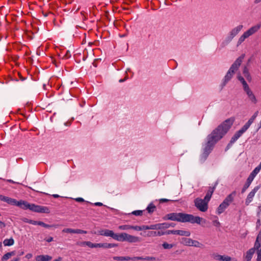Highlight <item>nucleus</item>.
I'll use <instances>...</instances> for the list:
<instances>
[{
	"mask_svg": "<svg viewBox=\"0 0 261 261\" xmlns=\"http://www.w3.org/2000/svg\"><path fill=\"white\" fill-rule=\"evenodd\" d=\"M233 120L228 119L214 129L207 137V142L204 145L202 153L200 156V161L204 162L211 152L215 145L222 139L230 128Z\"/></svg>",
	"mask_w": 261,
	"mask_h": 261,
	"instance_id": "nucleus-1",
	"label": "nucleus"
},
{
	"mask_svg": "<svg viewBox=\"0 0 261 261\" xmlns=\"http://www.w3.org/2000/svg\"><path fill=\"white\" fill-rule=\"evenodd\" d=\"M165 220L176 221L182 223L190 222L191 223L200 224L202 218L194 216L191 214L183 213H172L166 215L164 218Z\"/></svg>",
	"mask_w": 261,
	"mask_h": 261,
	"instance_id": "nucleus-2",
	"label": "nucleus"
},
{
	"mask_svg": "<svg viewBox=\"0 0 261 261\" xmlns=\"http://www.w3.org/2000/svg\"><path fill=\"white\" fill-rule=\"evenodd\" d=\"M15 205H17L22 209H29L30 210L36 213L48 214L50 212L49 209L47 207L36 205L35 204H31L23 200L16 201V204Z\"/></svg>",
	"mask_w": 261,
	"mask_h": 261,
	"instance_id": "nucleus-3",
	"label": "nucleus"
},
{
	"mask_svg": "<svg viewBox=\"0 0 261 261\" xmlns=\"http://www.w3.org/2000/svg\"><path fill=\"white\" fill-rule=\"evenodd\" d=\"M244 57L245 54L242 55L238 58H237L234 62L231 65L223 79V86H224L226 83L231 79L234 73L238 70L239 67L240 66Z\"/></svg>",
	"mask_w": 261,
	"mask_h": 261,
	"instance_id": "nucleus-4",
	"label": "nucleus"
},
{
	"mask_svg": "<svg viewBox=\"0 0 261 261\" xmlns=\"http://www.w3.org/2000/svg\"><path fill=\"white\" fill-rule=\"evenodd\" d=\"M236 195V192L233 191L231 194L228 195L223 202L220 204L217 208V213L220 215L222 214L224 210L229 205L230 203L233 200L234 197Z\"/></svg>",
	"mask_w": 261,
	"mask_h": 261,
	"instance_id": "nucleus-5",
	"label": "nucleus"
},
{
	"mask_svg": "<svg viewBox=\"0 0 261 261\" xmlns=\"http://www.w3.org/2000/svg\"><path fill=\"white\" fill-rule=\"evenodd\" d=\"M260 24H257L256 25L253 26L251 28H250L249 30H248L247 31L245 32L243 34L240 36L239 38L237 45H240L242 42L244 41V40L248 38L249 36L252 35L254 33H255L256 32L258 31V30L260 29Z\"/></svg>",
	"mask_w": 261,
	"mask_h": 261,
	"instance_id": "nucleus-6",
	"label": "nucleus"
},
{
	"mask_svg": "<svg viewBox=\"0 0 261 261\" xmlns=\"http://www.w3.org/2000/svg\"><path fill=\"white\" fill-rule=\"evenodd\" d=\"M208 202L204 198L202 199L200 198H197L194 200V204L198 210L202 212H205L208 209Z\"/></svg>",
	"mask_w": 261,
	"mask_h": 261,
	"instance_id": "nucleus-7",
	"label": "nucleus"
},
{
	"mask_svg": "<svg viewBox=\"0 0 261 261\" xmlns=\"http://www.w3.org/2000/svg\"><path fill=\"white\" fill-rule=\"evenodd\" d=\"M127 241L129 243H137L141 242V238L127 234L125 232L122 233V236L120 242Z\"/></svg>",
	"mask_w": 261,
	"mask_h": 261,
	"instance_id": "nucleus-8",
	"label": "nucleus"
},
{
	"mask_svg": "<svg viewBox=\"0 0 261 261\" xmlns=\"http://www.w3.org/2000/svg\"><path fill=\"white\" fill-rule=\"evenodd\" d=\"M257 174L258 173L256 172V171H254V170H253L252 171V172L249 175V177L247 178L246 183L244 185V187L242 190V193H244L246 191V190L249 187L254 178Z\"/></svg>",
	"mask_w": 261,
	"mask_h": 261,
	"instance_id": "nucleus-9",
	"label": "nucleus"
},
{
	"mask_svg": "<svg viewBox=\"0 0 261 261\" xmlns=\"http://www.w3.org/2000/svg\"><path fill=\"white\" fill-rule=\"evenodd\" d=\"M260 186H257L255 187L254 189L252 190V191L248 194L245 200V204L246 205H248L252 202L255 193L257 192Z\"/></svg>",
	"mask_w": 261,
	"mask_h": 261,
	"instance_id": "nucleus-10",
	"label": "nucleus"
},
{
	"mask_svg": "<svg viewBox=\"0 0 261 261\" xmlns=\"http://www.w3.org/2000/svg\"><path fill=\"white\" fill-rule=\"evenodd\" d=\"M212 257L215 260L218 261H237V259L233 258L227 255H221L217 253H214L212 254Z\"/></svg>",
	"mask_w": 261,
	"mask_h": 261,
	"instance_id": "nucleus-11",
	"label": "nucleus"
},
{
	"mask_svg": "<svg viewBox=\"0 0 261 261\" xmlns=\"http://www.w3.org/2000/svg\"><path fill=\"white\" fill-rule=\"evenodd\" d=\"M167 233L169 234H178L181 236H186V237H189L191 235V232L189 231L181 230H167Z\"/></svg>",
	"mask_w": 261,
	"mask_h": 261,
	"instance_id": "nucleus-12",
	"label": "nucleus"
},
{
	"mask_svg": "<svg viewBox=\"0 0 261 261\" xmlns=\"http://www.w3.org/2000/svg\"><path fill=\"white\" fill-rule=\"evenodd\" d=\"M243 28V25H238L232 29L227 36L232 40V39L241 31Z\"/></svg>",
	"mask_w": 261,
	"mask_h": 261,
	"instance_id": "nucleus-13",
	"label": "nucleus"
},
{
	"mask_svg": "<svg viewBox=\"0 0 261 261\" xmlns=\"http://www.w3.org/2000/svg\"><path fill=\"white\" fill-rule=\"evenodd\" d=\"M63 232L66 233H77V234H86L87 233V231L83 230L80 229H72L69 228H64L62 230Z\"/></svg>",
	"mask_w": 261,
	"mask_h": 261,
	"instance_id": "nucleus-14",
	"label": "nucleus"
},
{
	"mask_svg": "<svg viewBox=\"0 0 261 261\" xmlns=\"http://www.w3.org/2000/svg\"><path fill=\"white\" fill-rule=\"evenodd\" d=\"M0 200L1 201H4L7 202L8 204H9L10 205H15L16 204V200L15 199H13L11 198H10L7 196H5L2 195H0Z\"/></svg>",
	"mask_w": 261,
	"mask_h": 261,
	"instance_id": "nucleus-15",
	"label": "nucleus"
},
{
	"mask_svg": "<svg viewBox=\"0 0 261 261\" xmlns=\"http://www.w3.org/2000/svg\"><path fill=\"white\" fill-rule=\"evenodd\" d=\"M244 90L246 92V94H247L250 100L254 103H256L257 102V100L255 98V96L253 94L252 91L249 88V87H248L247 88H245L244 89Z\"/></svg>",
	"mask_w": 261,
	"mask_h": 261,
	"instance_id": "nucleus-16",
	"label": "nucleus"
},
{
	"mask_svg": "<svg viewBox=\"0 0 261 261\" xmlns=\"http://www.w3.org/2000/svg\"><path fill=\"white\" fill-rule=\"evenodd\" d=\"M217 185V183L216 182V183H215L214 187H209L208 190L206 193V194L204 198L206 200H207L208 201H209L210 200L212 195Z\"/></svg>",
	"mask_w": 261,
	"mask_h": 261,
	"instance_id": "nucleus-17",
	"label": "nucleus"
},
{
	"mask_svg": "<svg viewBox=\"0 0 261 261\" xmlns=\"http://www.w3.org/2000/svg\"><path fill=\"white\" fill-rule=\"evenodd\" d=\"M255 251L254 250V249L251 248L248 250L244 256V261H250Z\"/></svg>",
	"mask_w": 261,
	"mask_h": 261,
	"instance_id": "nucleus-18",
	"label": "nucleus"
},
{
	"mask_svg": "<svg viewBox=\"0 0 261 261\" xmlns=\"http://www.w3.org/2000/svg\"><path fill=\"white\" fill-rule=\"evenodd\" d=\"M51 256L48 255H40L36 257V261H49L51 259Z\"/></svg>",
	"mask_w": 261,
	"mask_h": 261,
	"instance_id": "nucleus-19",
	"label": "nucleus"
},
{
	"mask_svg": "<svg viewBox=\"0 0 261 261\" xmlns=\"http://www.w3.org/2000/svg\"><path fill=\"white\" fill-rule=\"evenodd\" d=\"M192 239L188 238H182L180 240V243L187 246H192Z\"/></svg>",
	"mask_w": 261,
	"mask_h": 261,
	"instance_id": "nucleus-20",
	"label": "nucleus"
},
{
	"mask_svg": "<svg viewBox=\"0 0 261 261\" xmlns=\"http://www.w3.org/2000/svg\"><path fill=\"white\" fill-rule=\"evenodd\" d=\"M87 243V246L90 248H103V243H92V242L88 241Z\"/></svg>",
	"mask_w": 261,
	"mask_h": 261,
	"instance_id": "nucleus-21",
	"label": "nucleus"
},
{
	"mask_svg": "<svg viewBox=\"0 0 261 261\" xmlns=\"http://www.w3.org/2000/svg\"><path fill=\"white\" fill-rule=\"evenodd\" d=\"M122 236V233H115L112 230H111L110 234L109 237L112 238L113 239L118 241H120Z\"/></svg>",
	"mask_w": 261,
	"mask_h": 261,
	"instance_id": "nucleus-22",
	"label": "nucleus"
},
{
	"mask_svg": "<svg viewBox=\"0 0 261 261\" xmlns=\"http://www.w3.org/2000/svg\"><path fill=\"white\" fill-rule=\"evenodd\" d=\"M16 252L15 251L8 252L3 255L2 258V261H7V260L9 259L11 256H14Z\"/></svg>",
	"mask_w": 261,
	"mask_h": 261,
	"instance_id": "nucleus-23",
	"label": "nucleus"
},
{
	"mask_svg": "<svg viewBox=\"0 0 261 261\" xmlns=\"http://www.w3.org/2000/svg\"><path fill=\"white\" fill-rule=\"evenodd\" d=\"M242 135L239 131H237L230 140V144H233Z\"/></svg>",
	"mask_w": 261,
	"mask_h": 261,
	"instance_id": "nucleus-24",
	"label": "nucleus"
},
{
	"mask_svg": "<svg viewBox=\"0 0 261 261\" xmlns=\"http://www.w3.org/2000/svg\"><path fill=\"white\" fill-rule=\"evenodd\" d=\"M251 124L252 123L249 121H248L241 128V129L239 130V132L243 135V134L248 129Z\"/></svg>",
	"mask_w": 261,
	"mask_h": 261,
	"instance_id": "nucleus-25",
	"label": "nucleus"
},
{
	"mask_svg": "<svg viewBox=\"0 0 261 261\" xmlns=\"http://www.w3.org/2000/svg\"><path fill=\"white\" fill-rule=\"evenodd\" d=\"M251 124L252 123L249 121H248L241 128V129L239 130V132L243 135V134L248 129Z\"/></svg>",
	"mask_w": 261,
	"mask_h": 261,
	"instance_id": "nucleus-26",
	"label": "nucleus"
},
{
	"mask_svg": "<svg viewBox=\"0 0 261 261\" xmlns=\"http://www.w3.org/2000/svg\"><path fill=\"white\" fill-rule=\"evenodd\" d=\"M251 124L252 123L249 121H248L241 128V129L239 130V132L243 135V134L248 129Z\"/></svg>",
	"mask_w": 261,
	"mask_h": 261,
	"instance_id": "nucleus-27",
	"label": "nucleus"
},
{
	"mask_svg": "<svg viewBox=\"0 0 261 261\" xmlns=\"http://www.w3.org/2000/svg\"><path fill=\"white\" fill-rule=\"evenodd\" d=\"M232 39L229 38L228 36L225 38L221 44V47L223 48L227 45L231 41Z\"/></svg>",
	"mask_w": 261,
	"mask_h": 261,
	"instance_id": "nucleus-28",
	"label": "nucleus"
},
{
	"mask_svg": "<svg viewBox=\"0 0 261 261\" xmlns=\"http://www.w3.org/2000/svg\"><path fill=\"white\" fill-rule=\"evenodd\" d=\"M155 210L156 206L152 203H150L146 208V210L149 214H152Z\"/></svg>",
	"mask_w": 261,
	"mask_h": 261,
	"instance_id": "nucleus-29",
	"label": "nucleus"
},
{
	"mask_svg": "<svg viewBox=\"0 0 261 261\" xmlns=\"http://www.w3.org/2000/svg\"><path fill=\"white\" fill-rule=\"evenodd\" d=\"M261 246V241L260 240L256 238L255 242L254 243V247L252 248L251 249H254V250L255 251L256 250V252L258 250H260V247Z\"/></svg>",
	"mask_w": 261,
	"mask_h": 261,
	"instance_id": "nucleus-30",
	"label": "nucleus"
},
{
	"mask_svg": "<svg viewBox=\"0 0 261 261\" xmlns=\"http://www.w3.org/2000/svg\"><path fill=\"white\" fill-rule=\"evenodd\" d=\"M37 225L42 226L45 228H51L53 227L56 228L58 226V225H48V224H45V223H44L43 222H42V221H38Z\"/></svg>",
	"mask_w": 261,
	"mask_h": 261,
	"instance_id": "nucleus-31",
	"label": "nucleus"
},
{
	"mask_svg": "<svg viewBox=\"0 0 261 261\" xmlns=\"http://www.w3.org/2000/svg\"><path fill=\"white\" fill-rule=\"evenodd\" d=\"M243 72L245 77L247 79V80L250 81L251 80V77L250 75V73L247 67H245L244 68Z\"/></svg>",
	"mask_w": 261,
	"mask_h": 261,
	"instance_id": "nucleus-32",
	"label": "nucleus"
},
{
	"mask_svg": "<svg viewBox=\"0 0 261 261\" xmlns=\"http://www.w3.org/2000/svg\"><path fill=\"white\" fill-rule=\"evenodd\" d=\"M113 259L115 260H129L130 259V257L129 256H114L113 257Z\"/></svg>",
	"mask_w": 261,
	"mask_h": 261,
	"instance_id": "nucleus-33",
	"label": "nucleus"
},
{
	"mask_svg": "<svg viewBox=\"0 0 261 261\" xmlns=\"http://www.w3.org/2000/svg\"><path fill=\"white\" fill-rule=\"evenodd\" d=\"M3 243L5 246H10L14 244V241L12 238H11L10 239H5Z\"/></svg>",
	"mask_w": 261,
	"mask_h": 261,
	"instance_id": "nucleus-34",
	"label": "nucleus"
},
{
	"mask_svg": "<svg viewBox=\"0 0 261 261\" xmlns=\"http://www.w3.org/2000/svg\"><path fill=\"white\" fill-rule=\"evenodd\" d=\"M111 230L109 229H102L99 231L98 233L100 235L109 237Z\"/></svg>",
	"mask_w": 261,
	"mask_h": 261,
	"instance_id": "nucleus-35",
	"label": "nucleus"
},
{
	"mask_svg": "<svg viewBox=\"0 0 261 261\" xmlns=\"http://www.w3.org/2000/svg\"><path fill=\"white\" fill-rule=\"evenodd\" d=\"M238 79L242 83L243 86V89L249 87L246 82L245 81L244 79L242 76H241V75H239Z\"/></svg>",
	"mask_w": 261,
	"mask_h": 261,
	"instance_id": "nucleus-36",
	"label": "nucleus"
},
{
	"mask_svg": "<svg viewBox=\"0 0 261 261\" xmlns=\"http://www.w3.org/2000/svg\"><path fill=\"white\" fill-rule=\"evenodd\" d=\"M22 220L23 222H24L28 223H30V224H33V225H37V223H38V221H37L29 220V219H27L26 218H22Z\"/></svg>",
	"mask_w": 261,
	"mask_h": 261,
	"instance_id": "nucleus-37",
	"label": "nucleus"
},
{
	"mask_svg": "<svg viewBox=\"0 0 261 261\" xmlns=\"http://www.w3.org/2000/svg\"><path fill=\"white\" fill-rule=\"evenodd\" d=\"M174 246L173 244H168L167 242H164L162 244L163 247L165 249H169L172 248Z\"/></svg>",
	"mask_w": 261,
	"mask_h": 261,
	"instance_id": "nucleus-38",
	"label": "nucleus"
},
{
	"mask_svg": "<svg viewBox=\"0 0 261 261\" xmlns=\"http://www.w3.org/2000/svg\"><path fill=\"white\" fill-rule=\"evenodd\" d=\"M141 258L140 260H148V261H155L156 258L153 256H146L145 257L142 256H140Z\"/></svg>",
	"mask_w": 261,
	"mask_h": 261,
	"instance_id": "nucleus-39",
	"label": "nucleus"
},
{
	"mask_svg": "<svg viewBox=\"0 0 261 261\" xmlns=\"http://www.w3.org/2000/svg\"><path fill=\"white\" fill-rule=\"evenodd\" d=\"M118 246L117 244L113 243H103V248H110Z\"/></svg>",
	"mask_w": 261,
	"mask_h": 261,
	"instance_id": "nucleus-40",
	"label": "nucleus"
},
{
	"mask_svg": "<svg viewBox=\"0 0 261 261\" xmlns=\"http://www.w3.org/2000/svg\"><path fill=\"white\" fill-rule=\"evenodd\" d=\"M175 226V223L171 222V223H168V222H165L164 223V229L168 228L170 227H174Z\"/></svg>",
	"mask_w": 261,
	"mask_h": 261,
	"instance_id": "nucleus-41",
	"label": "nucleus"
},
{
	"mask_svg": "<svg viewBox=\"0 0 261 261\" xmlns=\"http://www.w3.org/2000/svg\"><path fill=\"white\" fill-rule=\"evenodd\" d=\"M202 244L196 240H192V246L195 247H201Z\"/></svg>",
	"mask_w": 261,
	"mask_h": 261,
	"instance_id": "nucleus-42",
	"label": "nucleus"
},
{
	"mask_svg": "<svg viewBox=\"0 0 261 261\" xmlns=\"http://www.w3.org/2000/svg\"><path fill=\"white\" fill-rule=\"evenodd\" d=\"M118 228L120 230H128V229H132V225H120L118 227Z\"/></svg>",
	"mask_w": 261,
	"mask_h": 261,
	"instance_id": "nucleus-43",
	"label": "nucleus"
},
{
	"mask_svg": "<svg viewBox=\"0 0 261 261\" xmlns=\"http://www.w3.org/2000/svg\"><path fill=\"white\" fill-rule=\"evenodd\" d=\"M258 114V111H256L254 114L252 116V117L249 119L248 121H249L251 123H253L255 119L256 118Z\"/></svg>",
	"mask_w": 261,
	"mask_h": 261,
	"instance_id": "nucleus-44",
	"label": "nucleus"
},
{
	"mask_svg": "<svg viewBox=\"0 0 261 261\" xmlns=\"http://www.w3.org/2000/svg\"><path fill=\"white\" fill-rule=\"evenodd\" d=\"M132 214L135 216H141L143 214V211L137 210L133 211Z\"/></svg>",
	"mask_w": 261,
	"mask_h": 261,
	"instance_id": "nucleus-45",
	"label": "nucleus"
},
{
	"mask_svg": "<svg viewBox=\"0 0 261 261\" xmlns=\"http://www.w3.org/2000/svg\"><path fill=\"white\" fill-rule=\"evenodd\" d=\"M257 253V258L256 261H261V248L260 250H258L256 252Z\"/></svg>",
	"mask_w": 261,
	"mask_h": 261,
	"instance_id": "nucleus-46",
	"label": "nucleus"
},
{
	"mask_svg": "<svg viewBox=\"0 0 261 261\" xmlns=\"http://www.w3.org/2000/svg\"><path fill=\"white\" fill-rule=\"evenodd\" d=\"M164 223H157L156 224V230H162L164 229Z\"/></svg>",
	"mask_w": 261,
	"mask_h": 261,
	"instance_id": "nucleus-47",
	"label": "nucleus"
},
{
	"mask_svg": "<svg viewBox=\"0 0 261 261\" xmlns=\"http://www.w3.org/2000/svg\"><path fill=\"white\" fill-rule=\"evenodd\" d=\"M157 236H161L164 234H168L167 233V231H163L162 230L156 231Z\"/></svg>",
	"mask_w": 261,
	"mask_h": 261,
	"instance_id": "nucleus-48",
	"label": "nucleus"
},
{
	"mask_svg": "<svg viewBox=\"0 0 261 261\" xmlns=\"http://www.w3.org/2000/svg\"><path fill=\"white\" fill-rule=\"evenodd\" d=\"M148 237H155L157 236L156 231H152L148 232L147 234Z\"/></svg>",
	"mask_w": 261,
	"mask_h": 261,
	"instance_id": "nucleus-49",
	"label": "nucleus"
},
{
	"mask_svg": "<svg viewBox=\"0 0 261 261\" xmlns=\"http://www.w3.org/2000/svg\"><path fill=\"white\" fill-rule=\"evenodd\" d=\"M169 201H171V200H169V199H165V198H162V199H160V202L161 203L166 202H168ZM172 201H176L177 200H172Z\"/></svg>",
	"mask_w": 261,
	"mask_h": 261,
	"instance_id": "nucleus-50",
	"label": "nucleus"
},
{
	"mask_svg": "<svg viewBox=\"0 0 261 261\" xmlns=\"http://www.w3.org/2000/svg\"><path fill=\"white\" fill-rule=\"evenodd\" d=\"M132 229L137 231H141L140 226H133L132 225Z\"/></svg>",
	"mask_w": 261,
	"mask_h": 261,
	"instance_id": "nucleus-51",
	"label": "nucleus"
},
{
	"mask_svg": "<svg viewBox=\"0 0 261 261\" xmlns=\"http://www.w3.org/2000/svg\"><path fill=\"white\" fill-rule=\"evenodd\" d=\"M149 229L156 230V224L149 225Z\"/></svg>",
	"mask_w": 261,
	"mask_h": 261,
	"instance_id": "nucleus-52",
	"label": "nucleus"
},
{
	"mask_svg": "<svg viewBox=\"0 0 261 261\" xmlns=\"http://www.w3.org/2000/svg\"><path fill=\"white\" fill-rule=\"evenodd\" d=\"M140 227H141V230L149 229L148 225H142V226H140Z\"/></svg>",
	"mask_w": 261,
	"mask_h": 261,
	"instance_id": "nucleus-53",
	"label": "nucleus"
},
{
	"mask_svg": "<svg viewBox=\"0 0 261 261\" xmlns=\"http://www.w3.org/2000/svg\"><path fill=\"white\" fill-rule=\"evenodd\" d=\"M70 56H71V55H70V51L69 50H67L66 55L63 57V58L67 59V58H70Z\"/></svg>",
	"mask_w": 261,
	"mask_h": 261,
	"instance_id": "nucleus-54",
	"label": "nucleus"
},
{
	"mask_svg": "<svg viewBox=\"0 0 261 261\" xmlns=\"http://www.w3.org/2000/svg\"><path fill=\"white\" fill-rule=\"evenodd\" d=\"M213 224L215 226H216L217 227H219L220 225V222L217 220L214 221L213 222Z\"/></svg>",
	"mask_w": 261,
	"mask_h": 261,
	"instance_id": "nucleus-55",
	"label": "nucleus"
},
{
	"mask_svg": "<svg viewBox=\"0 0 261 261\" xmlns=\"http://www.w3.org/2000/svg\"><path fill=\"white\" fill-rule=\"evenodd\" d=\"M140 259H141L140 256H136V257H130V260L135 261L137 260H140Z\"/></svg>",
	"mask_w": 261,
	"mask_h": 261,
	"instance_id": "nucleus-56",
	"label": "nucleus"
},
{
	"mask_svg": "<svg viewBox=\"0 0 261 261\" xmlns=\"http://www.w3.org/2000/svg\"><path fill=\"white\" fill-rule=\"evenodd\" d=\"M88 241H85V242H78L77 243V245H80V246H83L84 245H87V242H88Z\"/></svg>",
	"mask_w": 261,
	"mask_h": 261,
	"instance_id": "nucleus-57",
	"label": "nucleus"
},
{
	"mask_svg": "<svg viewBox=\"0 0 261 261\" xmlns=\"http://www.w3.org/2000/svg\"><path fill=\"white\" fill-rule=\"evenodd\" d=\"M75 200L76 201H77V202H84V201H85L84 199L83 198H81V197L77 198Z\"/></svg>",
	"mask_w": 261,
	"mask_h": 261,
	"instance_id": "nucleus-58",
	"label": "nucleus"
},
{
	"mask_svg": "<svg viewBox=\"0 0 261 261\" xmlns=\"http://www.w3.org/2000/svg\"><path fill=\"white\" fill-rule=\"evenodd\" d=\"M6 227V224L4 222L0 221V228H3Z\"/></svg>",
	"mask_w": 261,
	"mask_h": 261,
	"instance_id": "nucleus-59",
	"label": "nucleus"
},
{
	"mask_svg": "<svg viewBox=\"0 0 261 261\" xmlns=\"http://www.w3.org/2000/svg\"><path fill=\"white\" fill-rule=\"evenodd\" d=\"M94 205H95L96 206H101L103 205V204L101 202H97L94 203Z\"/></svg>",
	"mask_w": 261,
	"mask_h": 261,
	"instance_id": "nucleus-60",
	"label": "nucleus"
},
{
	"mask_svg": "<svg viewBox=\"0 0 261 261\" xmlns=\"http://www.w3.org/2000/svg\"><path fill=\"white\" fill-rule=\"evenodd\" d=\"M127 79H128V77H127V75H126V76L125 77V78H124V79H120V80L119 81V82L120 83L123 82H124L125 81H126Z\"/></svg>",
	"mask_w": 261,
	"mask_h": 261,
	"instance_id": "nucleus-61",
	"label": "nucleus"
},
{
	"mask_svg": "<svg viewBox=\"0 0 261 261\" xmlns=\"http://www.w3.org/2000/svg\"><path fill=\"white\" fill-rule=\"evenodd\" d=\"M257 239H259L261 241V229L260 230L257 236Z\"/></svg>",
	"mask_w": 261,
	"mask_h": 261,
	"instance_id": "nucleus-62",
	"label": "nucleus"
},
{
	"mask_svg": "<svg viewBox=\"0 0 261 261\" xmlns=\"http://www.w3.org/2000/svg\"><path fill=\"white\" fill-rule=\"evenodd\" d=\"M46 241L47 242H51V241H53V237H49L48 238V239H47L46 240Z\"/></svg>",
	"mask_w": 261,
	"mask_h": 261,
	"instance_id": "nucleus-63",
	"label": "nucleus"
},
{
	"mask_svg": "<svg viewBox=\"0 0 261 261\" xmlns=\"http://www.w3.org/2000/svg\"><path fill=\"white\" fill-rule=\"evenodd\" d=\"M32 257V254H30V253L27 254L25 256V257L28 259L31 258Z\"/></svg>",
	"mask_w": 261,
	"mask_h": 261,
	"instance_id": "nucleus-64",
	"label": "nucleus"
}]
</instances>
